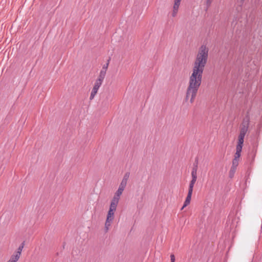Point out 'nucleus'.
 <instances>
[{
    "label": "nucleus",
    "instance_id": "3",
    "mask_svg": "<svg viewBox=\"0 0 262 262\" xmlns=\"http://www.w3.org/2000/svg\"><path fill=\"white\" fill-rule=\"evenodd\" d=\"M199 88L188 86L186 93V100L190 99V102L193 103L196 96Z\"/></svg>",
    "mask_w": 262,
    "mask_h": 262
},
{
    "label": "nucleus",
    "instance_id": "6",
    "mask_svg": "<svg viewBox=\"0 0 262 262\" xmlns=\"http://www.w3.org/2000/svg\"><path fill=\"white\" fill-rule=\"evenodd\" d=\"M102 83V82H100V81L96 80V81H95V84L94 85V87L92 90L91 95L90 97V99L91 100H92V99H94V97L97 93L98 90L99 89V88L100 87V86L101 85Z\"/></svg>",
    "mask_w": 262,
    "mask_h": 262
},
{
    "label": "nucleus",
    "instance_id": "13",
    "mask_svg": "<svg viewBox=\"0 0 262 262\" xmlns=\"http://www.w3.org/2000/svg\"><path fill=\"white\" fill-rule=\"evenodd\" d=\"M105 75H106L105 72H104V71H101L97 80H98V81L102 82L105 78Z\"/></svg>",
    "mask_w": 262,
    "mask_h": 262
},
{
    "label": "nucleus",
    "instance_id": "4",
    "mask_svg": "<svg viewBox=\"0 0 262 262\" xmlns=\"http://www.w3.org/2000/svg\"><path fill=\"white\" fill-rule=\"evenodd\" d=\"M118 203L119 202L112 200L107 212L106 220L113 221L114 219V213L116 210Z\"/></svg>",
    "mask_w": 262,
    "mask_h": 262
},
{
    "label": "nucleus",
    "instance_id": "10",
    "mask_svg": "<svg viewBox=\"0 0 262 262\" xmlns=\"http://www.w3.org/2000/svg\"><path fill=\"white\" fill-rule=\"evenodd\" d=\"M248 128V121H244L243 123H242V126L241 127L240 133H239V135L245 137V135L247 132Z\"/></svg>",
    "mask_w": 262,
    "mask_h": 262
},
{
    "label": "nucleus",
    "instance_id": "9",
    "mask_svg": "<svg viewBox=\"0 0 262 262\" xmlns=\"http://www.w3.org/2000/svg\"><path fill=\"white\" fill-rule=\"evenodd\" d=\"M244 136H238V142L236 147V151L241 152L244 143Z\"/></svg>",
    "mask_w": 262,
    "mask_h": 262
},
{
    "label": "nucleus",
    "instance_id": "2",
    "mask_svg": "<svg viewBox=\"0 0 262 262\" xmlns=\"http://www.w3.org/2000/svg\"><path fill=\"white\" fill-rule=\"evenodd\" d=\"M203 73L202 72L192 70V73L189 78L188 86L199 88L202 83Z\"/></svg>",
    "mask_w": 262,
    "mask_h": 262
},
{
    "label": "nucleus",
    "instance_id": "12",
    "mask_svg": "<svg viewBox=\"0 0 262 262\" xmlns=\"http://www.w3.org/2000/svg\"><path fill=\"white\" fill-rule=\"evenodd\" d=\"M191 177H192V180H191V181L190 182L188 189L193 190L194 185L197 180V175L193 174H191Z\"/></svg>",
    "mask_w": 262,
    "mask_h": 262
},
{
    "label": "nucleus",
    "instance_id": "21",
    "mask_svg": "<svg viewBox=\"0 0 262 262\" xmlns=\"http://www.w3.org/2000/svg\"><path fill=\"white\" fill-rule=\"evenodd\" d=\"M170 260L171 262H174L175 261V257L173 254L170 255Z\"/></svg>",
    "mask_w": 262,
    "mask_h": 262
},
{
    "label": "nucleus",
    "instance_id": "22",
    "mask_svg": "<svg viewBox=\"0 0 262 262\" xmlns=\"http://www.w3.org/2000/svg\"><path fill=\"white\" fill-rule=\"evenodd\" d=\"M17 260H16L15 259H14L13 257H11L10 259L7 262H17Z\"/></svg>",
    "mask_w": 262,
    "mask_h": 262
},
{
    "label": "nucleus",
    "instance_id": "16",
    "mask_svg": "<svg viewBox=\"0 0 262 262\" xmlns=\"http://www.w3.org/2000/svg\"><path fill=\"white\" fill-rule=\"evenodd\" d=\"M237 168L231 167L229 172V177L232 179L233 178Z\"/></svg>",
    "mask_w": 262,
    "mask_h": 262
},
{
    "label": "nucleus",
    "instance_id": "19",
    "mask_svg": "<svg viewBox=\"0 0 262 262\" xmlns=\"http://www.w3.org/2000/svg\"><path fill=\"white\" fill-rule=\"evenodd\" d=\"M197 170H198V166H193L192 169L191 174H195L197 175Z\"/></svg>",
    "mask_w": 262,
    "mask_h": 262
},
{
    "label": "nucleus",
    "instance_id": "14",
    "mask_svg": "<svg viewBox=\"0 0 262 262\" xmlns=\"http://www.w3.org/2000/svg\"><path fill=\"white\" fill-rule=\"evenodd\" d=\"M112 222H113V221L109 220H106V221L105 223V226H104V229H105V231L106 232H107L108 230H109V228H110Z\"/></svg>",
    "mask_w": 262,
    "mask_h": 262
},
{
    "label": "nucleus",
    "instance_id": "24",
    "mask_svg": "<svg viewBox=\"0 0 262 262\" xmlns=\"http://www.w3.org/2000/svg\"><path fill=\"white\" fill-rule=\"evenodd\" d=\"M193 166H198V163H197V162H196L195 163H194V164H193Z\"/></svg>",
    "mask_w": 262,
    "mask_h": 262
},
{
    "label": "nucleus",
    "instance_id": "1",
    "mask_svg": "<svg viewBox=\"0 0 262 262\" xmlns=\"http://www.w3.org/2000/svg\"><path fill=\"white\" fill-rule=\"evenodd\" d=\"M208 54V48L206 45H202L198 49L195 58L192 64V70L203 72L207 62Z\"/></svg>",
    "mask_w": 262,
    "mask_h": 262
},
{
    "label": "nucleus",
    "instance_id": "25",
    "mask_svg": "<svg viewBox=\"0 0 262 262\" xmlns=\"http://www.w3.org/2000/svg\"><path fill=\"white\" fill-rule=\"evenodd\" d=\"M241 1L244 2V0H241Z\"/></svg>",
    "mask_w": 262,
    "mask_h": 262
},
{
    "label": "nucleus",
    "instance_id": "15",
    "mask_svg": "<svg viewBox=\"0 0 262 262\" xmlns=\"http://www.w3.org/2000/svg\"><path fill=\"white\" fill-rule=\"evenodd\" d=\"M179 8V7L177 5H173V10L172 12V17H175L177 15Z\"/></svg>",
    "mask_w": 262,
    "mask_h": 262
},
{
    "label": "nucleus",
    "instance_id": "17",
    "mask_svg": "<svg viewBox=\"0 0 262 262\" xmlns=\"http://www.w3.org/2000/svg\"><path fill=\"white\" fill-rule=\"evenodd\" d=\"M110 60H111V58H110L107 60V62L103 66L102 68L101 71H104V72L106 73V71L107 70Z\"/></svg>",
    "mask_w": 262,
    "mask_h": 262
},
{
    "label": "nucleus",
    "instance_id": "23",
    "mask_svg": "<svg viewBox=\"0 0 262 262\" xmlns=\"http://www.w3.org/2000/svg\"><path fill=\"white\" fill-rule=\"evenodd\" d=\"M212 0H207V4L208 5H210L212 2Z\"/></svg>",
    "mask_w": 262,
    "mask_h": 262
},
{
    "label": "nucleus",
    "instance_id": "11",
    "mask_svg": "<svg viewBox=\"0 0 262 262\" xmlns=\"http://www.w3.org/2000/svg\"><path fill=\"white\" fill-rule=\"evenodd\" d=\"M24 247V243H23L21 245L19 246L18 248L17 249V251L15 254H13L11 257L16 260H18L20 257L21 253L22 252L23 249Z\"/></svg>",
    "mask_w": 262,
    "mask_h": 262
},
{
    "label": "nucleus",
    "instance_id": "8",
    "mask_svg": "<svg viewBox=\"0 0 262 262\" xmlns=\"http://www.w3.org/2000/svg\"><path fill=\"white\" fill-rule=\"evenodd\" d=\"M241 152L236 151V152L234 155V158L232 161V164L231 167L237 168L238 165V161L241 156Z\"/></svg>",
    "mask_w": 262,
    "mask_h": 262
},
{
    "label": "nucleus",
    "instance_id": "18",
    "mask_svg": "<svg viewBox=\"0 0 262 262\" xmlns=\"http://www.w3.org/2000/svg\"><path fill=\"white\" fill-rule=\"evenodd\" d=\"M129 172H126L124 174L121 182H124V183L127 184L128 180V178H129Z\"/></svg>",
    "mask_w": 262,
    "mask_h": 262
},
{
    "label": "nucleus",
    "instance_id": "7",
    "mask_svg": "<svg viewBox=\"0 0 262 262\" xmlns=\"http://www.w3.org/2000/svg\"><path fill=\"white\" fill-rule=\"evenodd\" d=\"M193 190L188 189V192L187 194V196L186 198V200L184 202L183 206H182L181 210H183L185 207H186L188 204H189L191 198Z\"/></svg>",
    "mask_w": 262,
    "mask_h": 262
},
{
    "label": "nucleus",
    "instance_id": "5",
    "mask_svg": "<svg viewBox=\"0 0 262 262\" xmlns=\"http://www.w3.org/2000/svg\"><path fill=\"white\" fill-rule=\"evenodd\" d=\"M126 183H125L124 182H121V183L119 185V188L117 191L116 192L112 200L119 202L120 196L122 194L123 191H124L126 186Z\"/></svg>",
    "mask_w": 262,
    "mask_h": 262
},
{
    "label": "nucleus",
    "instance_id": "26",
    "mask_svg": "<svg viewBox=\"0 0 262 262\" xmlns=\"http://www.w3.org/2000/svg\"><path fill=\"white\" fill-rule=\"evenodd\" d=\"M170 262H171V261H170Z\"/></svg>",
    "mask_w": 262,
    "mask_h": 262
},
{
    "label": "nucleus",
    "instance_id": "20",
    "mask_svg": "<svg viewBox=\"0 0 262 262\" xmlns=\"http://www.w3.org/2000/svg\"><path fill=\"white\" fill-rule=\"evenodd\" d=\"M181 1V0H174V4L177 5L179 7V6L180 5Z\"/></svg>",
    "mask_w": 262,
    "mask_h": 262
}]
</instances>
